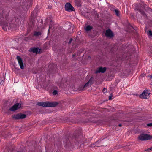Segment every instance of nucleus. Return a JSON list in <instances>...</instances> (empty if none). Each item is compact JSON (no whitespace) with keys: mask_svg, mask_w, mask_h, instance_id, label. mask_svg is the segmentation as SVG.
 <instances>
[{"mask_svg":"<svg viewBox=\"0 0 152 152\" xmlns=\"http://www.w3.org/2000/svg\"><path fill=\"white\" fill-rule=\"evenodd\" d=\"M58 103L56 102H37V104L38 105L45 107H53L57 106Z\"/></svg>","mask_w":152,"mask_h":152,"instance_id":"1","label":"nucleus"},{"mask_svg":"<svg viewBox=\"0 0 152 152\" xmlns=\"http://www.w3.org/2000/svg\"><path fill=\"white\" fill-rule=\"evenodd\" d=\"M138 139L141 141H144L152 139V137L147 134H142L138 137Z\"/></svg>","mask_w":152,"mask_h":152,"instance_id":"2","label":"nucleus"},{"mask_svg":"<svg viewBox=\"0 0 152 152\" xmlns=\"http://www.w3.org/2000/svg\"><path fill=\"white\" fill-rule=\"evenodd\" d=\"M150 91L149 90L144 91L140 95V97L142 98L147 99L149 97Z\"/></svg>","mask_w":152,"mask_h":152,"instance_id":"3","label":"nucleus"},{"mask_svg":"<svg viewBox=\"0 0 152 152\" xmlns=\"http://www.w3.org/2000/svg\"><path fill=\"white\" fill-rule=\"evenodd\" d=\"M16 58L18 61V63L19 65L20 68L21 69H24V66L22 59L19 56H17Z\"/></svg>","mask_w":152,"mask_h":152,"instance_id":"4","label":"nucleus"},{"mask_svg":"<svg viewBox=\"0 0 152 152\" xmlns=\"http://www.w3.org/2000/svg\"><path fill=\"white\" fill-rule=\"evenodd\" d=\"M65 10L68 11H73L74 10V8L72 5L69 3H66L65 7Z\"/></svg>","mask_w":152,"mask_h":152,"instance_id":"5","label":"nucleus"},{"mask_svg":"<svg viewBox=\"0 0 152 152\" xmlns=\"http://www.w3.org/2000/svg\"><path fill=\"white\" fill-rule=\"evenodd\" d=\"M26 117V115L24 114H17L14 115L13 118L15 119H23Z\"/></svg>","mask_w":152,"mask_h":152,"instance_id":"6","label":"nucleus"},{"mask_svg":"<svg viewBox=\"0 0 152 152\" xmlns=\"http://www.w3.org/2000/svg\"><path fill=\"white\" fill-rule=\"evenodd\" d=\"M21 107V104L19 103H17L15 104L10 109V110L12 111H14L19 108Z\"/></svg>","mask_w":152,"mask_h":152,"instance_id":"7","label":"nucleus"},{"mask_svg":"<svg viewBox=\"0 0 152 152\" xmlns=\"http://www.w3.org/2000/svg\"><path fill=\"white\" fill-rule=\"evenodd\" d=\"M106 68L105 67H100L97 69L95 72L96 73L100 72L104 73L106 71Z\"/></svg>","mask_w":152,"mask_h":152,"instance_id":"8","label":"nucleus"},{"mask_svg":"<svg viewBox=\"0 0 152 152\" xmlns=\"http://www.w3.org/2000/svg\"><path fill=\"white\" fill-rule=\"evenodd\" d=\"M105 35L109 37H112L113 36V34L110 29L107 30L105 34Z\"/></svg>","mask_w":152,"mask_h":152,"instance_id":"9","label":"nucleus"},{"mask_svg":"<svg viewBox=\"0 0 152 152\" xmlns=\"http://www.w3.org/2000/svg\"><path fill=\"white\" fill-rule=\"evenodd\" d=\"M92 84V81L90 80L83 86V88H87L91 86Z\"/></svg>","mask_w":152,"mask_h":152,"instance_id":"10","label":"nucleus"},{"mask_svg":"<svg viewBox=\"0 0 152 152\" xmlns=\"http://www.w3.org/2000/svg\"><path fill=\"white\" fill-rule=\"evenodd\" d=\"M31 51L34 53L37 54L39 53L40 51V49L38 48H36L32 49Z\"/></svg>","mask_w":152,"mask_h":152,"instance_id":"11","label":"nucleus"},{"mask_svg":"<svg viewBox=\"0 0 152 152\" xmlns=\"http://www.w3.org/2000/svg\"><path fill=\"white\" fill-rule=\"evenodd\" d=\"M92 29V27L88 25L86 27H85V30L87 31H88Z\"/></svg>","mask_w":152,"mask_h":152,"instance_id":"12","label":"nucleus"},{"mask_svg":"<svg viewBox=\"0 0 152 152\" xmlns=\"http://www.w3.org/2000/svg\"><path fill=\"white\" fill-rule=\"evenodd\" d=\"M41 33L40 32H35L34 34V35L36 36H38L41 35Z\"/></svg>","mask_w":152,"mask_h":152,"instance_id":"13","label":"nucleus"},{"mask_svg":"<svg viewBox=\"0 0 152 152\" xmlns=\"http://www.w3.org/2000/svg\"><path fill=\"white\" fill-rule=\"evenodd\" d=\"M115 13L117 16H119V12L118 10H114Z\"/></svg>","mask_w":152,"mask_h":152,"instance_id":"14","label":"nucleus"},{"mask_svg":"<svg viewBox=\"0 0 152 152\" xmlns=\"http://www.w3.org/2000/svg\"><path fill=\"white\" fill-rule=\"evenodd\" d=\"M147 33L148 36L152 37V32L151 31H149Z\"/></svg>","mask_w":152,"mask_h":152,"instance_id":"15","label":"nucleus"},{"mask_svg":"<svg viewBox=\"0 0 152 152\" xmlns=\"http://www.w3.org/2000/svg\"><path fill=\"white\" fill-rule=\"evenodd\" d=\"M2 28L4 30H6L7 29V26H3L2 27Z\"/></svg>","mask_w":152,"mask_h":152,"instance_id":"16","label":"nucleus"},{"mask_svg":"<svg viewBox=\"0 0 152 152\" xmlns=\"http://www.w3.org/2000/svg\"><path fill=\"white\" fill-rule=\"evenodd\" d=\"M113 95L112 94L109 96V100H111L112 99Z\"/></svg>","mask_w":152,"mask_h":152,"instance_id":"17","label":"nucleus"},{"mask_svg":"<svg viewBox=\"0 0 152 152\" xmlns=\"http://www.w3.org/2000/svg\"><path fill=\"white\" fill-rule=\"evenodd\" d=\"M146 151H152V147L147 149V150H146Z\"/></svg>","mask_w":152,"mask_h":152,"instance_id":"18","label":"nucleus"},{"mask_svg":"<svg viewBox=\"0 0 152 152\" xmlns=\"http://www.w3.org/2000/svg\"><path fill=\"white\" fill-rule=\"evenodd\" d=\"M57 93V91L56 90H55L53 92V94L54 95H56Z\"/></svg>","mask_w":152,"mask_h":152,"instance_id":"19","label":"nucleus"},{"mask_svg":"<svg viewBox=\"0 0 152 152\" xmlns=\"http://www.w3.org/2000/svg\"><path fill=\"white\" fill-rule=\"evenodd\" d=\"M103 91V92L104 93H105L107 92L105 88H104L103 90V91Z\"/></svg>","mask_w":152,"mask_h":152,"instance_id":"20","label":"nucleus"},{"mask_svg":"<svg viewBox=\"0 0 152 152\" xmlns=\"http://www.w3.org/2000/svg\"><path fill=\"white\" fill-rule=\"evenodd\" d=\"M147 126H152V123L148 124H147Z\"/></svg>","mask_w":152,"mask_h":152,"instance_id":"21","label":"nucleus"},{"mask_svg":"<svg viewBox=\"0 0 152 152\" xmlns=\"http://www.w3.org/2000/svg\"><path fill=\"white\" fill-rule=\"evenodd\" d=\"M51 27H52L51 25H50V26H49V29L48 30V31L49 30H50V29L51 28Z\"/></svg>","mask_w":152,"mask_h":152,"instance_id":"22","label":"nucleus"},{"mask_svg":"<svg viewBox=\"0 0 152 152\" xmlns=\"http://www.w3.org/2000/svg\"><path fill=\"white\" fill-rule=\"evenodd\" d=\"M118 126L120 127H121V124H119L118 125Z\"/></svg>","mask_w":152,"mask_h":152,"instance_id":"23","label":"nucleus"},{"mask_svg":"<svg viewBox=\"0 0 152 152\" xmlns=\"http://www.w3.org/2000/svg\"><path fill=\"white\" fill-rule=\"evenodd\" d=\"M72 40V39H71V40H70V42H71V41Z\"/></svg>","mask_w":152,"mask_h":152,"instance_id":"24","label":"nucleus"}]
</instances>
